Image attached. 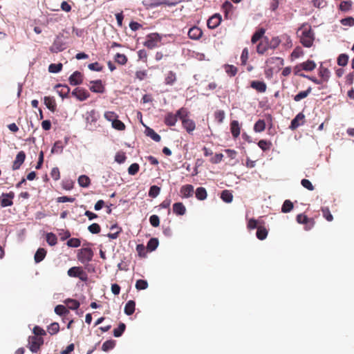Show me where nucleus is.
<instances>
[{"mask_svg": "<svg viewBox=\"0 0 354 354\" xmlns=\"http://www.w3.org/2000/svg\"><path fill=\"white\" fill-rule=\"evenodd\" d=\"M221 199L225 203H231L233 199V195L229 190H223L221 194Z\"/></svg>", "mask_w": 354, "mask_h": 354, "instance_id": "nucleus-41", "label": "nucleus"}, {"mask_svg": "<svg viewBox=\"0 0 354 354\" xmlns=\"http://www.w3.org/2000/svg\"><path fill=\"white\" fill-rule=\"evenodd\" d=\"M258 146L263 151L269 150L272 147V142L266 140H260Z\"/></svg>", "mask_w": 354, "mask_h": 354, "instance_id": "nucleus-46", "label": "nucleus"}, {"mask_svg": "<svg viewBox=\"0 0 354 354\" xmlns=\"http://www.w3.org/2000/svg\"><path fill=\"white\" fill-rule=\"evenodd\" d=\"M250 86L259 93H264L267 89L266 84L262 81H252L250 83Z\"/></svg>", "mask_w": 354, "mask_h": 354, "instance_id": "nucleus-20", "label": "nucleus"}, {"mask_svg": "<svg viewBox=\"0 0 354 354\" xmlns=\"http://www.w3.org/2000/svg\"><path fill=\"white\" fill-rule=\"evenodd\" d=\"M297 221L300 224L306 225L305 229L309 230L313 228L315 221L313 218H309L307 216L300 214L297 216Z\"/></svg>", "mask_w": 354, "mask_h": 354, "instance_id": "nucleus-7", "label": "nucleus"}, {"mask_svg": "<svg viewBox=\"0 0 354 354\" xmlns=\"http://www.w3.org/2000/svg\"><path fill=\"white\" fill-rule=\"evenodd\" d=\"M173 212L176 215L183 216L186 212V208L182 203H176L173 205Z\"/></svg>", "mask_w": 354, "mask_h": 354, "instance_id": "nucleus-24", "label": "nucleus"}, {"mask_svg": "<svg viewBox=\"0 0 354 354\" xmlns=\"http://www.w3.org/2000/svg\"><path fill=\"white\" fill-rule=\"evenodd\" d=\"M25 159H26L25 152L24 151H19L17 154L15 160L13 162V165L12 167V169L13 170L19 169L20 168V167L21 166V165L24 162Z\"/></svg>", "mask_w": 354, "mask_h": 354, "instance_id": "nucleus-12", "label": "nucleus"}, {"mask_svg": "<svg viewBox=\"0 0 354 354\" xmlns=\"http://www.w3.org/2000/svg\"><path fill=\"white\" fill-rule=\"evenodd\" d=\"M55 88H57V92L61 97L66 98L68 97L71 91L68 86L59 84L55 86Z\"/></svg>", "mask_w": 354, "mask_h": 354, "instance_id": "nucleus-16", "label": "nucleus"}, {"mask_svg": "<svg viewBox=\"0 0 354 354\" xmlns=\"http://www.w3.org/2000/svg\"><path fill=\"white\" fill-rule=\"evenodd\" d=\"M293 209V203L290 200H286L282 205L281 212L283 213L290 212Z\"/></svg>", "mask_w": 354, "mask_h": 354, "instance_id": "nucleus-50", "label": "nucleus"}, {"mask_svg": "<svg viewBox=\"0 0 354 354\" xmlns=\"http://www.w3.org/2000/svg\"><path fill=\"white\" fill-rule=\"evenodd\" d=\"M348 61V56L346 54L342 53L337 57V64L341 66L347 65Z\"/></svg>", "mask_w": 354, "mask_h": 354, "instance_id": "nucleus-51", "label": "nucleus"}, {"mask_svg": "<svg viewBox=\"0 0 354 354\" xmlns=\"http://www.w3.org/2000/svg\"><path fill=\"white\" fill-rule=\"evenodd\" d=\"M297 35L299 37L301 44L306 48H310L315 40V33L311 26L308 24H303L297 30Z\"/></svg>", "mask_w": 354, "mask_h": 354, "instance_id": "nucleus-1", "label": "nucleus"}, {"mask_svg": "<svg viewBox=\"0 0 354 354\" xmlns=\"http://www.w3.org/2000/svg\"><path fill=\"white\" fill-rule=\"evenodd\" d=\"M162 37L157 32L150 33L147 35L144 46L149 49H152L158 46V44L160 42Z\"/></svg>", "mask_w": 354, "mask_h": 354, "instance_id": "nucleus-2", "label": "nucleus"}, {"mask_svg": "<svg viewBox=\"0 0 354 354\" xmlns=\"http://www.w3.org/2000/svg\"><path fill=\"white\" fill-rule=\"evenodd\" d=\"M180 192L183 198H188L193 195L194 187L192 185H185L181 187Z\"/></svg>", "mask_w": 354, "mask_h": 354, "instance_id": "nucleus-21", "label": "nucleus"}, {"mask_svg": "<svg viewBox=\"0 0 354 354\" xmlns=\"http://www.w3.org/2000/svg\"><path fill=\"white\" fill-rule=\"evenodd\" d=\"M322 215L328 221H332L333 220V216L331 214L328 207H322Z\"/></svg>", "mask_w": 354, "mask_h": 354, "instance_id": "nucleus-62", "label": "nucleus"}, {"mask_svg": "<svg viewBox=\"0 0 354 354\" xmlns=\"http://www.w3.org/2000/svg\"><path fill=\"white\" fill-rule=\"evenodd\" d=\"M174 5L175 3L170 2L169 0H152L150 4L151 8H156L160 6H171Z\"/></svg>", "mask_w": 354, "mask_h": 354, "instance_id": "nucleus-29", "label": "nucleus"}, {"mask_svg": "<svg viewBox=\"0 0 354 354\" xmlns=\"http://www.w3.org/2000/svg\"><path fill=\"white\" fill-rule=\"evenodd\" d=\"M182 125L189 133H191L196 129V124L194 120L186 117H182Z\"/></svg>", "mask_w": 354, "mask_h": 354, "instance_id": "nucleus-14", "label": "nucleus"}, {"mask_svg": "<svg viewBox=\"0 0 354 354\" xmlns=\"http://www.w3.org/2000/svg\"><path fill=\"white\" fill-rule=\"evenodd\" d=\"M44 344V339L41 337L30 336L28 338L29 349L32 353H37Z\"/></svg>", "mask_w": 354, "mask_h": 354, "instance_id": "nucleus-5", "label": "nucleus"}, {"mask_svg": "<svg viewBox=\"0 0 354 354\" xmlns=\"http://www.w3.org/2000/svg\"><path fill=\"white\" fill-rule=\"evenodd\" d=\"M233 5L230 1H225L222 6L226 19L231 18L233 12Z\"/></svg>", "mask_w": 354, "mask_h": 354, "instance_id": "nucleus-23", "label": "nucleus"}, {"mask_svg": "<svg viewBox=\"0 0 354 354\" xmlns=\"http://www.w3.org/2000/svg\"><path fill=\"white\" fill-rule=\"evenodd\" d=\"M71 85H80L83 82V75L80 71H75L68 78Z\"/></svg>", "mask_w": 354, "mask_h": 354, "instance_id": "nucleus-11", "label": "nucleus"}, {"mask_svg": "<svg viewBox=\"0 0 354 354\" xmlns=\"http://www.w3.org/2000/svg\"><path fill=\"white\" fill-rule=\"evenodd\" d=\"M301 67L304 71H312L316 68V64L313 60H307L303 63H301Z\"/></svg>", "mask_w": 354, "mask_h": 354, "instance_id": "nucleus-35", "label": "nucleus"}, {"mask_svg": "<svg viewBox=\"0 0 354 354\" xmlns=\"http://www.w3.org/2000/svg\"><path fill=\"white\" fill-rule=\"evenodd\" d=\"M44 102L46 106L53 113L55 112L57 109V104L55 98L50 96H45L44 97Z\"/></svg>", "mask_w": 354, "mask_h": 354, "instance_id": "nucleus-17", "label": "nucleus"}, {"mask_svg": "<svg viewBox=\"0 0 354 354\" xmlns=\"http://www.w3.org/2000/svg\"><path fill=\"white\" fill-rule=\"evenodd\" d=\"M176 75L173 71H169L165 76V83L167 85H173L176 81Z\"/></svg>", "mask_w": 354, "mask_h": 354, "instance_id": "nucleus-28", "label": "nucleus"}, {"mask_svg": "<svg viewBox=\"0 0 354 354\" xmlns=\"http://www.w3.org/2000/svg\"><path fill=\"white\" fill-rule=\"evenodd\" d=\"M269 48V41L267 37H264L263 39L261 40L257 46V52L259 54L263 55Z\"/></svg>", "mask_w": 354, "mask_h": 354, "instance_id": "nucleus-18", "label": "nucleus"}, {"mask_svg": "<svg viewBox=\"0 0 354 354\" xmlns=\"http://www.w3.org/2000/svg\"><path fill=\"white\" fill-rule=\"evenodd\" d=\"M136 303L133 300L127 302L124 306V313L127 315H131L135 312Z\"/></svg>", "mask_w": 354, "mask_h": 354, "instance_id": "nucleus-27", "label": "nucleus"}, {"mask_svg": "<svg viewBox=\"0 0 354 354\" xmlns=\"http://www.w3.org/2000/svg\"><path fill=\"white\" fill-rule=\"evenodd\" d=\"M46 241L50 245L53 246L57 244V238L55 234L49 232L46 234Z\"/></svg>", "mask_w": 354, "mask_h": 354, "instance_id": "nucleus-48", "label": "nucleus"}, {"mask_svg": "<svg viewBox=\"0 0 354 354\" xmlns=\"http://www.w3.org/2000/svg\"><path fill=\"white\" fill-rule=\"evenodd\" d=\"M148 288V283L146 280L138 279L136 283V288L138 290H145Z\"/></svg>", "mask_w": 354, "mask_h": 354, "instance_id": "nucleus-57", "label": "nucleus"}, {"mask_svg": "<svg viewBox=\"0 0 354 354\" xmlns=\"http://www.w3.org/2000/svg\"><path fill=\"white\" fill-rule=\"evenodd\" d=\"M266 124L263 120H257L254 125V131L257 133H261L266 129Z\"/></svg>", "mask_w": 354, "mask_h": 354, "instance_id": "nucleus-36", "label": "nucleus"}, {"mask_svg": "<svg viewBox=\"0 0 354 354\" xmlns=\"http://www.w3.org/2000/svg\"><path fill=\"white\" fill-rule=\"evenodd\" d=\"M86 120L87 122H95L97 120V113L95 110L93 109L86 113Z\"/></svg>", "mask_w": 354, "mask_h": 354, "instance_id": "nucleus-45", "label": "nucleus"}, {"mask_svg": "<svg viewBox=\"0 0 354 354\" xmlns=\"http://www.w3.org/2000/svg\"><path fill=\"white\" fill-rule=\"evenodd\" d=\"M214 118L218 123H222L225 118V112L223 110H218L214 113Z\"/></svg>", "mask_w": 354, "mask_h": 354, "instance_id": "nucleus-63", "label": "nucleus"}, {"mask_svg": "<svg viewBox=\"0 0 354 354\" xmlns=\"http://www.w3.org/2000/svg\"><path fill=\"white\" fill-rule=\"evenodd\" d=\"M15 197V194L12 192H10L7 194H2L0 197V205L1 207H8L13 205V202L12 199Z\"/></svg>", "mask_w": 354, "mask_h": 354, "instance_id": "nucleus-9", "label": "nucleus"}, {"mask_svg": "<svg viewBox=\"0 0 354 354\" xmlns=\"http://www.w3.org/2000/svg\"><path fill=\"white\" fill-rule=\"evenodd\" d=\"M90 84H91L89 87L91 91L96 93H104L105 92V87L101 80L91 81Z\"/></svg>", "mask_w": 354, "mask_h": 354, "instance_id": "nucleus-10", "label": "nucleus"}, {"mask_svg": "<svg viewBox=\"0 0 354 354\" xmlns=\"http://www.w3.org/2000/svg\"><path fill=\"white\" fill-rule=\"evenodd\" d=\"M126 328V325L124 323H120L117 328L113 330V335L115 337H120L122 333L124 332Z\"/></svg>", "mask_w": 354, "mask_h": 354, "instance_id": "nucleus-52", "label": "nucleus"}, {"mask_svg": "<svg viewBox=\"0 0 354 354\" xmlns=\"http://www.w3.org/2000/svg\"><path fill=\"white\" fill-rule=\"evenodd\" d=\"M63 146L61 141H57L55 142L53 147L51 149V153H61L62 151Z\"/></svg>", "mask_w": 354, "mask_h": 354, "instance_id": "nucleus-61", "label": "nucleus"}, {"mask_svg": "<svg viewBox=\"0 0 354 354\" xmlns=\"http://www.w3.org/2000/svg\"><path fill=\"white\" fill-rule=\"evenodd\" d=\"M160 192V188L157 185H152L149 191V196L151 198H156L158 196Z\"/></svg>", "mask_w": 354, "mask_h": 354, "instance_id": "nucleus-58", "label": "nucleus"}, {"mask_svg": "<svg viewBox=\"0 0 354 354\" xmlns=\"http://www.w3.org/2000/svg\"><path fill=\"white\" fill-rule=\"evenodd\" d=\"M106 120L113 122L115 120L118 118V115L113 111H106L104 115Z\"/></svg>", "mask_w": 354, "mask_h": 354, "instance_id": "nucleus-60", "label": "nucleus"}, {"mask_svg": "<svg viewBox=\"0 0 354 354\" xmlns=\"http://www.w3.org/2000/svg\"><path fill=\"white\" fill-rule=\"evenodd\" d=\"M230 131L234 138H237L241 133V127L239 121L232 120L230 122Z\"/></svg>", "mask_w": 354, "mask_h": 354, "instance_id": "nucleus-19", "label": "nucleus"}, {"mask_svg": "<svg viewBox=\"0 0 354 354\" xmlns=\"http://www.w3.org/2000/svg\"><path fill=\"white\" fill-rule=\"evenodd\" d=\"M146 135L156 142H160L161 137L153 129L147 127L145 130Z\"/></svg>", "mask_w": 354, "mask_h": 354, "instance_id": "nucleus-34", "label": "nucleus"}, {"mask_svg": "<svg viewBox=\"0 0 354 354\" xmlns=\"http://www.w3.org/2000/svg\"><path fill=\"white\" fill-rule=\"evenodd\" d=\"M225 70L226 73L230 77L235 76L238 71V69L236 66L229 64L225 66Z\"/></svg>", "mask_w": 354, "mask_h": 354, "instance_id": "nucleus-49", "label": "nucleus"}, {"mask_svg": "<svg viewBox=\"0 0 354 354\" xmlns=\"http://www.w3.org/2000/svg\"><path fill=\"white\" fill-rule=\"evenodd\" d=\"M330 71L327 68L323 67L322 66H320L319 70V75L322 77V81L323 82H328L330 78Z\"/></svg>", "mask_w": 354, "mask_h": 354, "instance_id": "nucleus-30", "label": "nucleus"}, {"mask_svg": "<svg viewBox=\"0 0 354 354\" xmlns=\"http://www.w3.org/2000/svg\"><path fill=\"white\" fill-rule=\"evenodd\" d=\"M126 155L123 151H119L115 154V160L119 164L123 163L126 160Z\"/></svg>", "mask_w": 354, "mask_h": 354, "instance_id": "nucleus-64", "label": "nucleus"}, {"mask_svg": "<svg viewBox=\"0 0 354 354\" xmlns=\"http://www.w3.org/2000/svg\"><path fill=\"white\" fill-rule=\"evenodd\" d=\"M65 47L64 44L59 39H56L51 46L50 50L52 53H58L62 51Z\"/></svg>", "mask_w": 354, "mask_h": 354, "instance_id": "nucleus-26", "label": "nucleus"}, {"mask_svg": "<svg viewBox=\"0 0 354 354\" xmlns=\"http://www.w3.org/2000/svg\"><path fill=\"white\" fill-rule=\"evenodd\" d=\"M112 127L119 131H123L125 129V124L118 118L113 121L111 123Z\"/></svg>", "mask_w": 354, "mask_h": 354, "instance_id": "nucleus-56", "label": "nucleus"}, {"mask_svg": "<svg viewBox=\"0 0 354 354\" xmlns=\"http://www.w3.org/2000/svg\"><path fill=\"white\" fill-rule=\"evenodd\" d=\"M64 303L67 305L68 308L71 310H77L80 306V302L73 299H67L64 301Z\"/></svg>", "mask_w": 354, "mask_h": 354, "instance_id": "nucleus-37", "label": "nucleus"}, {"mask_svg": "<svg viewBox=\"0 0 354 354\" xmlns=\"http://www.w3.org/2000/svg\"><path fill=\"white\" fill-rule=\"evenodd\" d=\"M78 184L82 187H88L91 184V180L86 175H81L77 180Z\"/></svg>", "mask_w": 354, "mask_h": 354, "instance_id": "nucleus-33", "label": "nucleus"}, {"mask_svg": "<svg viewBox=\"0 0 354 354\" xmlns=\"http://www.w3.org/2000/svg\"><path fill=\"white\" fill-rule=\"evenodd\" d=\"M115 62L119 64L124 65L127 62V57L124 54L116 53L115 55Z\"/></svg>", "mask_w": 354, "mask_h": 354, "instance_id": "nucleus-47", "label": "nucleus"}, {"mask_svg": "<svg viewBox=\"0 0 354 354\" xmlns=\"http://www.w3.org/2000/svg\"><path fill=\"white\" fill-rule=\"evenodd\" d=\"M221 22V16L219 14H215L212 16L207 22V26L210 29L217 28Z\"/></svg>", "mask_w": 354, "mask_h": 354, "instance_id": "nucleus-13", "label": "nucleus"}, {"mask_svg": "<svg viewBox=\"0 0 354 354\" xmlns=\"http://www.w3.org/2000/svg\"><path fill=\"white\" fill-rule=\"evenodd\" d=\"M266 32V30L263 28L258 29L252 36L251 42L252 44H256L261 39H263V35Z\"/></svg>", "mask_w": 354, "mask_h": 354, "instance_id": "nucleus-25", "label": "nucleus"}, {"mask_svg": "<svg viewBox=\"0 0 354 354\" xmlns=\"http://www.w3.org/2000/svg\"><path fill=\"white\" fill-rule=\"evenodd\" d=\"M268 230L267 229L264 227V226H262L261 225L260 226H259L257 227V233H256V235H257V237L259 239V240H264L267 236H268Z\"/></svg>", "mask_w": 354, "mask_h": 354, "instance_id": "nucleus-32", "label": "nucleus"}, {"mask_svg": "<svg viewBox=\"0 0 354 354\" xmlns=\"http://www.w3.org/2000/svg\"><path fill=\"white\" fill-rule=\"evenodd\" d=\"M203 35V31L202 30L197 27V26H193L191 28H189L188 31V37L191 39L197 40L199 39Z\"/></svg>", "mask_w": 354, "mask_h": 354, "instance_id": "nucleus-15", "label": "nucleus"}, {"mask_svg": "<svg viewBox=\"0 0 354 354\" xmlns=\"http://www.w3.org/2000/svg\"><path fill=\"white\" fill-rule=\"evenodd\" d=\"M305 123V115L300 112L295 118L291 121L289 128L294 131L297 129L299 126L303 125Z\"/></svg>", "mask_w": 354, "mask_h": 354, "instance_id": "nucleus-8", "label": "nucleus"}, {"mask_svg": "<svg viewBox=\"0 0 354 354\" xmlns=\"http://www.w3.org/2000/svg\"><path fill=\"white\" fill-rule=\"evenodd\" d=\"M178 120L177 115L173 113H168L164 120V122L167 126H174Z\"/></svg>", "mask_w": 354, "mask_h": 354, "instance_id": "nucleus-22", "label": "nucleus"}, {"mask_svg": "<svg viewBox=\"0 0 354 354\" xmlns=\"http://www.w3.org/2000/svg\"><path fill=\"white\" fill-rule=\"evenodd\" d=\"M59 330V325L57 322H53L47 328V331L51 335L57 334Z\"/></svg>", "mask_w": 354, "mask_h": 354, "instance_id": "nucleus-42", "label": "nucleus"}, {"mask_svg": "<svg viewBox=\"0 0 354 354\" xmlns=\"http://www.w3.org/2000/svg\"><path fill=\"white\" fill-rule=\"evenodd\" d=\"M67 274L71 277H77L82 281L88 280V275L85 271L80 266H74L68 269Z\"/></svg>", "mask_w": 354, "mask_h": 354, "instance_id": "nucleus-4", "label": "nucleus"}, {"mask_svg": "<svg viewBox=\"0 0 354 354\" xmlns=\"http://www.w3.org/2000/svg\"><path fill=\"white\" fill-rule=\"evenodd\" d=\"M304 55L303 49L300 46H297L292 52L290 57L292 59H297Z\"/></svg>", "mask_w": 354, "mask_h": 354, "instance_id": "nucleus-55", "label": "nucleus"}, {"mask_svg": "<svg viewBox=\"0 0 354 354\" xmlns=\"http://www.w3.org/2000/svg\"><path fill=\"white\" fill-rule=\"evenodd\" d=\"M195 194L196 197L200 201L205 200L207 196L206 189L202 187H198Z\"/></svg>", "mask_w": 354, "mask_h": 354, "instance_id": "nucleus-39", "label": "nucleus"}, {"mask_svg": "<svg viewBox=\"0 0 354 354\" xmlns=\"http://www.w3.org/2000/svg\"><path fill=\"white\" fill-rule=\"evenodd\" d=\"M158 240L156 238H151L147 243V248L149 251L155 250L158 246Z\"/></svg>", "mask_w": 354, "mask_h": 354, "instance_id": "nucleus-43", "label": "nucleus"}, {"mask_svg": "<svg viewBox=\"0 0 354 354\" xmlns=\"http://www.w3.org/2000/svg\"><path fill=\"white\" fill-rule=\"evenodd\" d=\"M93 257V252L90 248H84L79 250L77 257L82 263H87L91 261Z\"/></svg>", "mask_w": 354, "mask_h": 354, "instance_id": "nucleus-3", "label": "nucleus"}, {"mask_svg": "<svg viewBox=\"0 0 354 354\" xmlns=\"http://www.w3.org/2000/svg\"><path fill=\"white\" fill-rule=\"evenodd\" d=\"M71 95L80 102L84 101L90 97L88 91L81 87L75 88L72 91Z\"/></svg>", "mask_w": 354, "mask_h": 354, "instance_id": "nucleus-6", "label": "nucleus"}, {"mask_svg": "<svg viewBox=\"0 0 354 354\" xmlns=\"http://www.w3.org/2000/svg\"><path fill=\"white\" fill-rule=\"evenodd\" d=\"M353 2L351 0L343 1L339 5V10L344 12L348 11L352 7Z\"/></svg>", "mask_w": 354, "mask_h": 354, "instance_id": "nucleus-53", "label": "nucleus"}, {"mask_svg": "<svg viewBox=\"0 0 354 354\" xmlns=\"http://www.w3.org/2000/svg\"><path fill=\"white\" fill-rule=\"evenodd\" d=\"M46 255V250L44 248H39L37 250V252L35 254V257H34L35 261L36 263L41 262V261L44 260Z\"/></svg>", "mask_w": 354, "mask_h": 354, "instance_id": "nucleus-31", "label": "nucleus"}, {"mask_svg": "<svg viewBox=\"0 0 354 354\" xmlns=\"http://www.w3.org/2000/svg\"><path fill=\"white\" fill-rule=\"evenodd\" d=\"M115 346V341L114 340H107L104 342L102 344V351L107 352L111 349H113Z\"/></svg>", "mask_w": 354, "mask_h": 354, "instance_id": "nucleus-44", "label": "nucleus"}, {"mask_svg": "<svg viewBox=\"0 0 354 354\" xmlns=\"http://www.w3.org/2000/svg\"><path fill=\"white\" fill-rule=\"evenodd\" d=\"M62 64H51L48 66V71L50 73H57L62 71Z\"/></svg>", "mask_w": 354, "mask_h": 354, "instance_id": "nucleus-54", "label": "nucleus"}, {"mask_svg": "<svg viewBox=\"0 0 354 354\" xmlns=\"http://www.w3.org/2000/svg\"><path fill=\"white\" fill-rule=\"evenodd\" d=\"M312 88L308 87L306 91H301L298 94L294 96V100L295 102H299L304 98H306L311 92Z\"/></svg>", "mask_w": 354, "mask_h": 354, "instance_id": "nucleus-38", "label": "nucleus"}, {"mask_svg": "<svg viewBox=\"0 0 354 354\" xmlns=\"http://www.w3.org/2000/svg\"><path fill=\"white\" fill-rule=\"evenodd\" d=\"M262 222L254 218H250L248 223V228L250 230L255 229L261 225Z\"/></svg>", "mask_w": 354, "mask_h": 354, "instance_id": "nucleus-59", "label": "nucleus"}, {"mask_svg": "<svg viewBox=\"0 0 354 354\" xmlns=\"http://www.w3.org/2000/svg\"><path fill=\"white\" fill-rule=\"evenodd\" d=\"M55 313L60 316H66L69 313V311L65 306L59 304L55 306Z\"/></svg>", "mask_w": 354, "mask_h": 354, "instance_id": "nucleus-40", "label": "nucleus"}]
</instances>
